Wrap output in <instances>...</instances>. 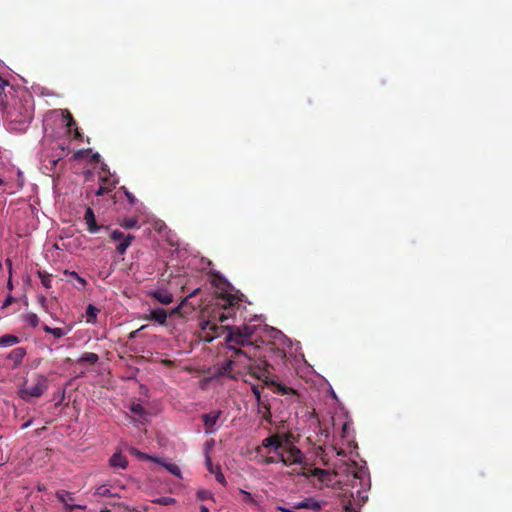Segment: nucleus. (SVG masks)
I'll return each mask as SVG.
<instances>
[{"instance_id":"nucleus-22","label":"nucleus","mask_w":512,"mask_h":512,"mask_svg":"<svg viewBox=\"0 0 512 512\" xmlns=\"http://www.w3.org/2000/svg\"><path fill=\"white\" fill-rule=\"evenodd\" d=\"M43 330L46 333L52 334L56 338H61L65 335H67L71 331V328L70 327L69 328H62V327L51 328V327L45 325L43 327Z\"/></svg>"},{"instance_id":"nucleus-13","label":"nucleus","mask_w":512,"mask_h":512,"mask_svg":"<svg viewBox=\"0 0 512 512\" xmlns=\"http://www.w3.org/2000/svg\"><path fill=\"white\" fill-rule=\"evenodd\" d=\"M149 295L164 305H168L173 301V296L167 289H157L149 292Z\"/></svg>"},{"instance_id":"nucleus-6","label":"nucleus","mask_w":512,"mask_h":512,"mask_svg":"<svg viewBox=\"0 0 512 512\" xmlns=\"http://www.w3.org/2000/svg\"><path fill=\"white\" fill-rule=\"evenodd\" d=\"M110 237L113 241H117L118 245L116 246V251L120 255H124L134 240V235L125 234L124 232L115 229L111 232Z\"/></svg>"},{"instance_id":"nucleus-11","label":"nucleus","mask_w":512,"mask_h":512,"mask_svg":"<svg viewBox=\"0 0 512 512\" xmlns=\"http://www.w3.org/2000/svg\"><path fill=\"white\" fill-rule=\"evenodd\" d=\"M84 221L87 225V230L92 233H98L101 229V226H99L96 222L95 214L92 208L88 207L84 214Z\"/></svg>"},{"instance_id":"nucleus-43","label":"nucleus","mask_w":512,"mask_h":512,"mask_svg":"<svg viewBox=\"0 0 512 512\" xmlns=\"http://www.w3.org/2000/svg\"><path fill=\"white\" fill-rule=\"evenodd\" d=\"M251 389H252V392H253V394H254V396H255V398H256V400H257V402L259 403V402H260V400H261V393H260L259 388H258L257 386H255V385H253V386L251 387Z\"/></svg>"},{"instance_id":"nucleus-27","label":"nucleus","mask_w":512,"mask_h":512,"mask_svg":"<svg viewBox=\"0 0 512 512\" xmlns=\"http://www.w3.org/2000/svg\"><path fill=\"white\" fill-rule=\"evenodd\" d=\"M99 360V357L96 353L93 352H86L84 353L78 360L79 363L81 362H88L91 364L96 363Z\"/></svg>"},{"instance_id":"nucleus-44","label":"nucleus","mask_w":512,"mask_h":512,"mask_svg":"<svg viewBox=\"0 0 512 512\" xmlns=\"http://www.w3.org/2000/svg\"><path fill=\"white\" fill-rule=\"evenodd\" d=\"M15 301V298L11 295H8L6 297V299L4 300L3 304H2V308H6L8 307L9 305H11L13 302Z\"/></svg>"},{"instance_id":"nucleus-42","label":"nucleus","mask_w":512,"mask_h":512,"mask_svg":"<svg viewBox=\"0 0 512 512\" xmlns=\"http://www.w3.org/2000/svg\"><path fill=\"white\" fill-rule=\"evenodd\" d=\"M123 189H124V193L129 201V203L135 204L136 198L134 197V195L132 193H130L126 188H123Z\"/></svg>"},{"instance_id":"nucleus-34","label":"nucleus","mask_w":512,"mask_h":512,"mask_svg":"<svg viewBox=\"0 0 512 512\" xmlns=\"http://www.w3.org/2000/svg\"><path fill=\"white\" fill-rule=\"evenodd\" d=\"M6 263H7L8 270H9V279H8V282H7V289L9 291H12L13 290V284H12V280H11V277H12V261L8 259L6 261Z\"/></svg>"},{"instance_id":"nucleus-8","label":"nucleus","mask_w":512,"mask_h":512,"mask_svg":"<svg viewBox=\"0 0 512 512\" xmlns=\"http://www.w3.org/2000/svg\"><path fill=\"white\" fill-rule=\"evenodd\" d=\"M129 410L131 413V420L134 423L144 424L148 420V413L145 411L144 407L139 403H132L129 406Z\"/></svg>"},{"instance_id":"nucleus-14","label":"nucleus","mask_w":512,"mask_h":512,"mask_svg":"<svg viewBox=\"0 0 512 512\" xmlns=\"http://www.w3.org/2000/svg\"><path fill=\"white\" fill-rule=\"evenodd\" d=\"M26 354L27 352L24 347H17L8 354L7 359L13 363V369L17 368L22 363Z\"/></svg>"},{"instance_id":"nucleus-39","label":"nucleus","mask_w":512,"mask_h":512,"mask_svg":"<svg viewBox=\"0 0 512 512\" xmlns=\"http://www.w3.org/2000/svg\"><path fill=\"white\" fill-rule=\"evenodd\" d=\"M105 185V183L103 185H99V188L95 192L97 196H102L110 192L109 187H106Z\"/></svg>"},{"instance_id":"nucleus-1","label":"nucleus","mask_w":512,"mask_h":512,"mask_svg":"<svg viewBox=\"0 0 512 512\" xmlns=\"http://www.w3.org/2000/svg\"><path fill=\"white\" fill-rule=\"evenodd\" d=\"M257 454L265 464L282 463L285 466L304 465L306 457L291 441L279 434L271 435L262 441Z\"/></svg>"},{"instance_id":"nucleus-40","label":"nucleus","mask_w":512,"mask_h":512,"mask_svg":"<svg viewBox=\"0 0 512 512\" xmlns=\"http://www.w3.org/2000/svg\"><path fill=\"white\" fill-rule=\"evenodd\" d=\"M135 451V454L138 456L139 459H144V460H152V461H155L156 458L146 454V453H143V452H139L137 450H134Z\"/></svg>"},{"instance_id":"nucleus-9","label":"nucleus","mask_w":512,"mask_h":512,"mask_svg":"<svg viewBox=\"0 0 512 512\" xmlns=\"http://www.w3.org/2000/svg\"><path fill=\"white\" fill-rule=\"evenodd\" d=\"M324 502L318 501L314 497H307L302 501L293 504L294 509H308L312 511H319L322 509Z\"/></svg>"},{"instance_id":"nucleus-12","label":"nucleus","mask_w":512,"mask_h":512,"mask_svg":"<svg viewBox=\"0 0 512 512\" xmlns=\"http://www.w3.org/2000/svg\"><path fill=\"white\" fill-rule=\"evenodd\" d=\"M101 168H102L103 174H101L99 176V182H100L101 185H103L105 183L106 184L105 186L109 187V191L111 192L115 188V186L117 185L118 180H117V178L114 175H111L109 173V171L106 169V165L105 164H102Z\"/></svg>"},{"instance_id":"nucleus-29","label":"nucleus","mask_w":512,"mask_h":512,"mask_svg":"<svg viewBox=\"0 0 512 512\" xmlns=\"http://www.w3.org/2000/svg\"><path fill=\"white\" fill-rule=\"evenodd\" d=\"M342 437L345 438L348 443L351 441L353 436L351 434V422L350 421H346L343 423Z\"/></svg>"},{"instance_id":"nucleus-2","label":"nucleus","mask_w":512,"mask_h":512,"mask_svg":"<svg viewBox=\"0 0 512 512\" xmlns=\"http://www.w3.org/2000/svg\"><path fill=\"white\" fill-rule=\"evenodd\" d=\"M348 477L351 478L349 481L352 489H356L355 493L357 497L361 499L366 498L367 496L363 494L366 493L367 489L370 487V478L367 468L353 464L348 469ZM351 495L354 496V491L351 492Z\"/></svg>"},{"instance_id":"nucleus-19","label":"nucleus","mask_w":512,"mask_h":512,"mask_svg":"<svg viewBox=\"0 0 512 512\" xmlns=\"http://www.w3.org/2000/svg\"><path fill=\"white\" fill-rule=\"evenodd\" d=\"M239 493L243 496L242 502H244L248 505H251L252 507H254L256 509H260L261 501L258 498H256L250 492H248L244 489H239Z\"/></svg>"},{"instance_id":"nucleus-5","label":"nucleus","mask_w":512,"mask_h":512,"mask_svg":"<svg viewBox=\"0 0 512 512\" xmlns=\"http://www.w3.org/2000/svg\"><path fill=\"white\" fill-rule=\"evenodd\" d=\"M211 283L213 286H215L221 294V297L224 300L223 308L226 310L234 304H236L240 299L237 296V294H233V287L232 285L223 277L216 275L212 280Z\"/></svg>"},{"instance_id":"nucleus-48","label":"nucleus","mask_w":512,"mask_h":512,"mask_svg":"<svg viewBox=\"0 0 512 512\" xmlns=\"http://www.w3.org/2000/svg\"><path fill=\"white\" fill-rule=\"evenodd\" d=\"M278 389H279V392H281V394H287L288 393V388L285 387V386L278 385Z\"/></svg>"},{"instance_id":"nucleus-35","label":"nucleus","mask_w":512,"mask_h":512,"mask_svg":"<svg viewBox=\"0 0 512 512\" xmlns=\"http://www.w3.org/2000/svg\"><path fill=\"white\" fill-rule=\"evenodd\" d=\"M215 475L216 480L222 485H226V479L223 473L220 471V467H216V471L213 473Z\"/></svg>"},{"instance_id":"nucleus-45","label":"nucleus","mask_w":512,"mask_h":512,"mask_svg":"<svg viewBox=\"0 0 512 512\" xmlns=\"http://www.w3.org/2000/svg\"><path fill=\"white\" fill-rule=\"evenodd\" d=\"M231 313L230 312H223L220 316H219V321L221 323L225 322L226 320H228L230 317H231Z\"/></svg>"},{"instance_id":"nucleus-46","label":"nucleus","mask_w":512,"mask_h":512,"mask_svg":"<svg viewBox=\"0 0 512 512\" xmlns=\"http://www.w3.org/2000/svg\"><path fill=\"white\" fill-rule=\"evenodd\" d=\"M38 301L40 303V305L45 309L47 310V299L45 296L41 295L38 297Z\"/></svg>"},{"instance_id":"nucleus-7","label":"nucleus","mask_w":512,"mask_h":512,"mask_svg":"<svg viewBox=\"0 0 512 512\" xmlns=\"http://www.w3.org/2000/svg\"><path fill=\"white\" fill-rule=\"evenodd\" d=\"M221 414L222 412L220 410H214L203 415L202 418L207 433H214L218 430V421L220 419Z\"/></svg>"},{"instance_id":"nucleus-56","label":"nucleus","mask_w":512,"mask_h":512,"mask_svg":"<svg viewBox=\"0 0 512 512\" xmlns=\"http://www.w3.org/2000/svg\"><path fill=\"white\" fill-rule=\"evenodd\" d=\"M345 509H346L347 512H351L352 511L351 506H348V505L345 507Z\"/></svg>"},{"instance_id":"nucleus-15","label":"nucleus","mask_w":512,"mask_h":512,"mask_svg":"<svg viewBox=\"0 0 512 512\" xmlns=\"http://www.w3.org/2000/svg\"><path fill=\"white\" fill-rule=\"evenodd\" d=\"M56 497L64 504L67 511H72L74 509V497L72 493L65 490H59L56 492Z\"/></svg>"},{"instance_id":"nucleus-47","label":"nucleus","mask_w":512,"mask_h":512,"mask_svg":"<svg viewBox=\"0 0 512 512\" xmlns=\"http://www.w3.org/2000/svg\"><path fill=\"white\" fill-rule=\"evenodd\" d=\"M278 510L282 511V512H294V508H287V507H284V506H278L277 507Z\"/></svg>"},{"instance_id":"nucleus-32","label":"nucleus","mask_w":512,"mask_h":512,"mask_svg":"<svg viewBox=\"0 0 512 512\" xmlns=\"http://www.w3.org/2000/svg\"><path fill=\"white\" fill-rule=\"evenodd\" d=\"M269 334H270V337H272L275 340L280 341L282 339H285V335L280 330H277L275 328H270Z\"/></svg>"},{"instance_id":"nucleus-4","label":"nucleus","mask_w":512,"mask_h":512,"mask_svg":"<svg viewBox=\"0 0 512 512\" xmlns=\"http://www.w3.org/2000/svg\"><path fill=\"white\" fill-rule=\"evenodd\" d=\"M226 329L228 330V334L226 336V341L228 343H235L239 346H246L251 343V337L258 330V326L247 324L244 325L242 329L230 326H227Z\"/></svg>"},{"instance_id":"nucleus-52","label":"nucleus","mask_w":512,"mask_h":512,"mask_svg":"<svg viewBox=\"0 0 512 512\" xmlns=\"http://www.w3.org/2000/svg\"><path fill=\"white\" fill-rule=\"evenodd\" d=\"M200 512H209V509L205 505H201Z\"/></svg>"},{"instance_id":"nucleus-41","label":"nucleus","mask_w":512,"mask_h":512,"mask_svg":"<svg viewBox=\"0 0 512 512\" xmlns=\"http://www.w3.org/2000/svg\"><path fill=\"white\" fill-rule=\"evenodd\" d=\"M62 115V118H63V121H67V126L70 128L72 125H74V121L71 117L70 114H67V115H64L63 113L61 114Z\"/></svg>"},{"instance_id":"nucleus-49","label":"nucleus","mask_w":512,"mask_h":512,"mask_svg":"<svg viewBox=\"0 0 512 512\" xmlns=\"http://www.w3.org/2000/svg\"><path fill=\"white\" fill-rule=\"evenodd\" d=\"M42 284L46 287V288H49L50 287V280L47 279V278H44L42 279Z\"/></svg>"},{"instance_id":"nucleus-28","label":"nucleus","mask_w":512,"mask_h":512,"mask_svg":"<svg viewBox=\"0 0 512 512\" xmlns=\"http://www.w3.org/2000/svg\"><path fill=\"white\" fill-rule=\"evenodd\" d=\"M23 320L25 323H27L28 325H30L32 327H36L39 324V318H38L37 314L32 313V312L24 315Z\"/></svg>"},{"instance_id":"nucleus-18","label":"nucleus","mask_w":512,"mask_h":512,"mask_svg":"<svg viewBox=\"0 0 512 512\" xmlns=\"http://www.w3.org/2000/svg\"><path fill=\"white\" fill-rule=\"evenodd\" d=\"M109 464L114 468L125 469L128 465V461L121 453H114L109 459Z\"/></svg>"},{"instance_id":"nucleus-38","label":"nucleus","mask_w":512,"mask_h":512,"mask_svg":"<svg viewBox=\"0 0 512 512\" xmlns=\"http://www.w3.org/2000/svg\"><path fill=\"white\" fill-rule=\"evenodd\" d=\"M18 233L20 236L29 234L32 230L35 229V225L33 224L31 227L23 228L21 225L18 226Z\"/></svg>"},{"instance_id":"nucleus-50","label":"nucleus","mask_w":512,"mask_h":512,"mask_svg":"<svg viewBox=\"0 0 512 512\" xmlns=\"http://www.w3.org/2000/svg\"><path fill=\"white\" fill-rule=\"evenodd\" d=\"M80 509V510H86L87 509V506L86 505H81V504H74V509Z\"/></svg>"},{"instance_id":"nucleus-23","label":"nucleus","mask_w":512,"mask_h":512,"mask_svg":"<svg viewBox=\"0 0 512 512\" xmlns=\"http://www.w3.org/2000/svg\"><path fill=\"white\" fill-rule=\"evenodd\" d=\"M94 494L100 497H119V495L117 493H113L112 490L106 484L98 486L95 489Z\"/></svg>"},{"instance_id":"nucleus-20","label":"nucleus","mask_w":512,"mask_h":512,"mask_svg":"<svg viewBox=\"0 0 512 512\" xmlns=\"http://www.w3.org/2000/svg\"><path fill=\"white\" fill-rule=\"evenodd\" d=\"M155 462L161 464L168 472L175 475L177 478L182 479V473L178 465L164 462L161 459H155Z\"/></svg>"},{"instance_id":"nucleus-16","label":"nucleus","mask_w":512,"mask_h":512,"mask_svg":"<svg viewBox=\"0 0 512 512\" xmlns=\"http://www.w3.org/2000/svg\"><path fill=\"white\" fill-rule=\"evenodd\" d=\"M312 475L317 477L320 482L323 484L329 485L332 484L335 478V475L328 470L315 468L312 470Z\"/></svg>"},{"instance_id":"nucleus-3","label":"nucleus","mask_w":512,"mask_h":512,"mask_svg":"<svg viewBox=\"0 0 512 512\" xmlns=\"http://www.w3.org/2000/svg\"><path fill=\"white\" fill-rule=\"evenodd\" d=\"M48 378L40 373H36L32 377V384L25 382L18 390L19 397L29 402L32 398L41 397L48 389Z\"/></svg>"},{"instance_id":"nucleus-58","label":"nucleus","mask_w":512,"mask_h":512,"mask_svg":"<svg viewBox=\"0 0 512 512\" xmlns=\"http://www.w3.org/2000/svg\"><path fill=\"white\" fill-rule=\"evenodd\" d=\"M3 183V181L0 179V185Z\"/></svg>"},{"instance_id":"nucleus-57","label":"nucleus","mask_w":512,"mask_h":512,"mask_svg":"<svg viewBox=\"0 0 512 512\" xmlns=\"http://www.w3.org/2000/svg\"><path fill=\"white\" fill-rule=\"evenodd\" d=\"M58 161H59V159H57V160H51V162H52L53 166H55V165L57 164V162H58Z\"/></svg>"},{"instance_id":"nucleus-31","label":"nucleus","mask_w":512,"mask_h":512,"mask_svg":"<svg viewBox=\"0 0 512 512\" xmlns=\"http://www.w3.org/2000/svg\"><path fill=\"white\" fill-rule=\"evenodd\" d=\"M205 464H206L207 470L211 474H213L216 471L217 466L213 465L211 457L209 456L208 448H206V452H205Z\"/></svg>"},{"instance_id":"nucleus-26","label":"nucleus","mask_w":512,"mask_h":512,"mask_svg":"<svg viewBox=\"0 0 512 512\" xmlns=\"http://www.w3.org/2000/svg\"><path fill=\"white\" fill-rule=\"evenodd\" d=\"M201 328L202 330H209L213 333L212 335L209 336L208 341H211L215 337V335L219 334V327L215 323H211L210 321L203 322L201 324Z\"/></svg>"},{"instance_id":"nucleus-36","label":"nucleus","mask_w":512,"mask_h":512,"mask_svg":"<svg viewBox=\"0 0 512 512\" xmlns=\"http://www.w3.org/2000/svg\"><path fill=\"white\" fill-rule=\"evenodd\" d=\"M229 349H230V350H232V351L234 352L235 357H237V358L245 357V358H247L248 360H250V358L247 356V354H246L244 351H242L241 349L236 348V347H234V346H229Z\"/></svg>"},{"instance_id":"nucleus-10","label":"nucleus","mask_w":512,"mask_h":512,"mask_svg":"<svg viewBox=\"0 0 512 512\" xmlns=\"http://www.w3.org/2000/svg\"><path fill=\"white\" fill-rule=\"evenodd\" d=\"M238 364L242 365L241 360H232V359L226 360L220 368V374L223 376H228L230 378L236 379L237 377H239L241 375L240 370L234 371V366L238 365Z\"/></svg>"},{"instance_id":"nucleus-24","label":"nucleus","mask_w":512,"mask_h":512,"mask_svg":"<svg viewBox=\"0 0 512 512\" xmlns=\"http://www.w3.org/2000/svg\"><path fill=\"white\" fill-rule=\"evenodd\" d=\"M19 343V338L12 334H6L0 337V347H10Z\"/></svg>"},{"instance_id":"nucleus-25","label":"nucleus","mask_w":512,"mask_h":512,"mask_svg":"<svg viewBox=\"0 0 512 512\" xmlns=\"http://www.w3.org/2000/svg\"><path fill=\"white\" fill-rule=\"evenodd\" d=\"M98 313L99 309L95 307L93 304H89L86 308L87 322L92 324L95 323Z\"/></svg>"},{"instance_id":"nucleus-33","label":"nucleus","mask_w":512,"mask_h":512,"mask_svg":"<svg viewBox=\"0 0 512 512\" xmlns=\"http://www.w3.org/2000/svg\"><path fill=\"white\" fill-rule=\"evenodd\" d=\"M70 275L76 279V281H77L76 287L77 288H79V289L84 288V286L86 285V280L84 278L79 276L75 271L70 272Z\"/></svg>"},{"instance_id":"nucleus-37","label":"nucleus","mask_w":512,"mask_h":512,"mask_svg":"<svg viewBox=\"0 0 512 512\" xmlns=\"http://www.w3.org/2000/svg\"><path fill=\"white\" fill-rule=\"evenodd\" d=\"M155 502L162 505H171L174 504L176 501L174 498L171 497H162L160 499H157Z\"/></svg>"},{"instance_id":"nucleus-54","label":"nucleus","mask_w":512,"mask_h":512,"mask_svg":"<svg viewBox=\"0 0 512 512\" xmlns=\"http://www.w3.org/2000/svg\"><path fill=\"white\" fill-rule=\"evenodd\" d=\"M7 85V82L0 77V87Z\"/></svg>"},{"instance_id":"nucleus-51","label":"nucleus","mask_w":512,"mask_h":512,"mask_svg":"<svg viewBox=\"0 0 512 512\" xmlns=\"http://www.w3.org/2000/svg\"><path fill=\"white\" fill-rule=\"evenodd\" d=\"M32 424V420H28L27 422H25L23 425H22V429H26L28 428L30 425Z\"/></svg>"},{"instance_id":"nucleus-21","label":"nucleus","mask_w":512,"mask_h":512,"mask_svg":"<svg viewBox=\"0 0 512 512\" xmlns=\"http://www.w3.org/2000/svg\"><path fill=\"white\" fill-rule=\"evenodd\" d=\"M243 369H247L249 373L253 376H255L258 379H264L265 376V369L261 367L260 365H246L243 364Z\"/></svg>"},{"instance_id":"nucleus-55","label":"nucleus","mask_w":512,"mask_h":512,"mask_svg":"<svg viewBox=\"0 0 512 512\" xmlns=\"http://www.w3.org/2000/svg\"><path fill=\"white\" fill-rule=\"evenodd\" d=\"M92 158L95 159V160H99L100 154L99 153H95V154H93Z\"/></svg>"},{"instance_id":"nucleus-30","label":"nucleus","mask_w":512,"mask_h":512,"mask_svg":"<svg viewBox=\"0 0 512 512\" xmlns=\"http://www.w3.org/2000/svg\"><path fill=\"white\" fill-rule=\"evenodd\" d=\"M138 219L135 217L125 218L120 222V225L125 229H132L137 227Z\"/></svg>"},{"instance_id":"nucleus-53","label":"nucleus","mask_w":512,"mask_h":512,"mask_svg":"<svg viewBox=\"0 0 512 512\" xmlns=\"http://www.w3.org/2000/svg\"><path fill=\"white\" fill-rule=\"evenodd\" d=\"M200 497H201V498H208V497H210V493H208V492H203V493H201V494H200Z\"/></svg>"},{"instance_id":"nucleus-17","label":"nucleus","mask_w":512,"mask_h":512,"mask_svg":"<svg viewBox=\"0 0 512 512\" xmlns=\"http://www.w3.org/2000/svg\"><path fill=\"white\" fill-rule=\"evenodd\" d=\"M167 312L162 308H155L145 317V319L153 320L160 325H164L167 321Z\"/></svg>"}]
</instances>
